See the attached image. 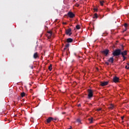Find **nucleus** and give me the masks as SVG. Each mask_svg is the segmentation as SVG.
<instances>
[{"mask_svg":"<svg viewBox=\"0 0 129 129\" xmlns=\"http://www.w3.org/2000/svg\"><path fill=\"white\" fill-rule=\"evenodd\" d=\"M121 49H116L112 52V55L114 57L116 56H119L121 55Z\"/></svg>","mask_w":129,"mask_h":129,"instance_id":"nucleus-1","label":"nucleus"},{"mask_svg":"<svg viewBox=\"0 0 129 129\" xmlns=\"http://www.w3.org/2000/svg\"><path fill=\"white\" fill-rule=\"evenodd\" d=\"M88 99H91L93 97V91L91 89H89L88 91Z\"/></svg>","mask_w":129,"mask_h":129,"instance_id":"nucleus-2","label":"nucleus"},{"mask_svg":"<svg viewBox=\"0 0 129 129\" xmlns=\"http://www.w3.org/2000/svg\"><path fill=\"white\" fill-rule=\"evenodd\" d=\"M66 16H68L69 18H71V19H73L74 17H75V14L73 13V12H69L67 15H66Z\"/></svg>","mask_w":129,"mask_h":129,"instance_id":"nucleus-3","label":"nucleus"},{"mask_svg":"<svg viewBox=\"0 0 129 129\" xmlns=\"http://www.w3.org/2000/svg\"><path fill=\"white\" fill-rule=\"evenodd\" d=\"M72 30L71 28H69L68 29H66V35H68L69 36H70L71 35H72Z\"/></svg>","mask_w":129,"mask_h":129,"instance_id":"nucleus-4","label":"nucleus"},{"mask_svg":"<svg viewBox=\"0 0 129 129\" xmlns=\"http://www.w3.org/2000/svg\"><path fill=\"white\" fill-rule=\"evenodd\" d=\"M102 54H103V55H105V56H107L108 55V53H109V50L106 49L104 50H103L101 51Z\"/></svg>","mask_w":129,"mask_h":129,"instance_id":"nucleus-5","label":"nucleus"},{"mask_svg":"<svg viewBox=\"0 0 129 129\" xmlns=\"http://www.w3.org/2000/svg\"><path fill=\"white\" fill-rule=\"evenodd\" d=\"M113 82L114 83H118V82H119V78L116 76L114 77L113 78Z\"/></svg>","mask_w":129,"mask_h":129,"instance_id":"nucleus-6","label":"nucleus"},{"mask_svg":"<svg viewBox=\"0 0 129 129\" xmlns=\"http://www.w3.org/2000/svg\"><path fill=\"white\" fill-rule=\"evenodd\" d=\"M100 85L101 86H106V85H108V81L100 82Z\"/></svg>","mask_w":129,"mask_h":129,"instance_id":"nucleus-7","label":"nucleus"},{"mask_svg":"<svg viewBox=\"0 0 129 129\" xmlns=\"http://www.w3.org/2000/svg\"><path fill=\"white\" fill-rule=\"evenodd\" d=\"M121 55H122V56H124L127 55V51L126 50H124L123 51H121Z\"/></svg>","mask_w":129,"mask_h":129,"instance_id":"nucleus-8","label":"nucleus"},{"mask_svg":"<svg viewBox=\"0 0 129 129\" xmlns=\"http://www.w3.org/2000/svg\"><path fill=\"white\" fill-rule=\"evenodd\" d=\"M53 119V117H48L47 119H46V122L47 123H50V122H51V121H52Z\"/></svg>","mask_w":129,"mask_h":129,"instance_id":"nucleus-9","label":"nucleus"},{"mask_svg":"<svg viewBox=\"0 0 129 129\" xmlns=\"http://www.w3.org/2000/svg\"><path fill=\"white\" fill-rule=\"evenodd\" d=\"M113 61H114L113 57H110L109 59H108V62H109L110 63H113Z\"/></svg>","mask_w":129,"mask_h":129,"instance_id":"nucleus-10","label":"nucleus"},{"mask_svg":"<svg viewBox=\"0 0 129 129\" xmlns=\"http://www.w3.org/2000/svg\"><path fill=\"white\" fill-rule=\"evenodd\" d=\"M33 58L34 59H37V58H39V55H38V52H35L34 54H33Z\"/></svg>","mask_w":129,"mask_h":129,"instance_id":"nucleus-11","label":"nucleus"},{"mask_svg":"<svg viewBox=\"0 0 129 129\" xmlns=\"http://www.w3.org/2000/svg\"><path fill=\"white\" fill-rule=\"evenodd\" d=\"M67 43H72L73 42V39L72 38H68L67 39Z\"/></svg>","mask_w":129,"mask_h":129,"instance_id":"nucleus-12","label":"nucleus"},{"mask_svg":"<svg viewBox=\"0 0 129 129\" xmlns=\"http://www.w3.org/2000/svg\"><path fill=\"white\" fill-rule=\"evenodd\" d=\"M88 120L90 121V123H92L93 122V118L91 117L88 119Z\"/></svg>","mask_w":129,"mask_h":129,"instance_id":"nucleus-13","label":"nucleus"},{"mask_svg":"<svg viewBox=\"0 0 129 129\" xmlns=\"http://www.w3.org/2000/svg\"><path fill=\"white\" fill-rule=\"evenodd\" d=\"M46 36L48 39H50V38H51V36H52V34L50 33H46Z\"/></svg>","mask_w":129,"mask_h":129,"instance_id":"nucleus-14","label":"nucleus"},{"mask_svg":"<svg viewBox=\"0 0 129 129\" xmlns=\"http://www.w3.org/2000/svg\"><path fill=\"white\" fill-rule=\"evenodd\" d=\"M48 70H49V71H52V64H50L48 67Z\"/></svg>","mask_w":129,"mask_h":129,"instance_id":"nucleus-15","label":"nucleus"},{"mask_svg":"<svg viewBox=\"0 0 129 129\" xmlns=\"http://www.w3.org/2000/svg\"><path fill=\"white\" fill-rule=\"evenodd\" d=\"M93 18V19H95V18L97 19V18H98V16H97V14L95 13Z\"/></svg>","mask_w":129,"mask_h":129,"instance_id":"nucleus-16","label":"nucleus"},{"mask_svg":"<svg viewBox=\"0 0 129 129\" xmlns=\"http://www.w3.org/2000/svg\"><path fill=\"white\" fill-rule=\"evenodd\" d=\"M21 97H24L25 95H26V93H25V92L21 93Z\"/></svg>","mask_w":129,"mask_h":129,"instance_id":"nucleus-17","label":"nucleus"},{"mask_svg":"<svg viewBox=\"0 0 129 129\" xmlns=\"http://www.w3.org/2000/svg\"><path fill=\"white\" fill-rule=\"evenodd\" d=\"M76 28L77 30H79V29H80V25H77L76 26Z\"/></svg>","mask_w":129,"mask_h":129,"instance_id":"nucleus-18","label":"nucleus"},{"mask_svg":"<svg viewBox=\"0 0 129 129\" xmlns=\"http://www.w3.org/2000/svg\"><path fill=\"white\" fill-rule=\"evenodd\" d=\"M104 3V1H103L100 2V4L101 6H103Z\"/></svg>","mask_w":129,"mask_h":129,"instance_id":"nucleus-19","label":"nucleus"},{"mask_svg":"<svg viewBox=\"0 0 129 129\" xmlns=\"http://www.w3.org/2000/svg\"><path fill=\"white\" fill-rule=\"evenodd\" d=\"M109 108H110V109H113V105H111L110 106H109Z\"/></svg>","mask_w":129,"mask_h":129,"instance_id":"nucleus-20","label":"nucleus"},{"mask_svg":"<svg viewBox=\"0 0 129 129\" xmlns=\"http://www.w3.org/2000/svg\"><path fill=\"white\" fill-rule=\"evenodd\" d=\"M57 120H58V118H55L54 119L53 118V119H52V121H56Z\"/></svg>","mask_w":129,"mask_h":129,"instance_id":"nucleus-21","label":"nucleus"},{"mask_svg":"<svg viewBox=\"0 0 129 129\" xmlns=\"http://www.w3.org/2000/svg\"><path fill=\"white\" fill-rule=\"evenodd\" d=\"M122 57L123 58V61H125V59H126V57H125V56H122Z\"/></svg>","mask_w":129,"mask_h":129,"instance_id":"nucleus-22","label":"nucleus"},{"mask_svg":"<svg viewBox=\"0 0 129 129\" xmlns=\"http://www.w3.org/2000/svg\"><path fill=\"white\" fill-rule=\"evenodd\" d=\"M67 47H66L62 51V52H66V50H67Z\"/></svg>","mask_w":129,"mask_h":129,"instance_id":"nucleus-23","label":"nucleus"},{"mask_svg":"<svg viewBox=\"0 0 129 129\" xmlns=\"http://www.w3.org/2000/svg\"><path fill=\"white\" fill-rule=\"evenodd\" d=\"M102 108H99L97 109V111H100V110H101Z\"/></svg>","mask_w":129,"mask_h":129,"instance_id":"nucleus-24","label":"nucleus"},{"mask_svg":"<svg viewBox=\"0 0 129 129\" xmlns=\"http://www.w3.org/2000/svg\"><path fill=\"white\" fill-rule=\"evenodd\" d=\"M47 34H52V31H47Z\"/></svg>","mask_w":129,"mask_h":129,"instance_id":"nucleus-25","label":"nucleus"},{"mask_svg":"<svg viewBox=\"0 0 129 129\" xmlns=\"http://www.w3.org/2000/svg\"><path fill=\"white\" fill-rule=\"evenodd\" d=\"M77 122H81V121L80 120V119H77Z\"/></svg>","mask_w":129,"mask_h":129,"instance_id":"nucleus-26","label":"nucleus"},{"mask_svg":"<svg viewBox=\"0 0 129 129\" xmlns=\"http://www.w3.org/2000/svg\"><path fill=\"white\" fill-rule=\"evenodd\" d=\"M128 65H129V64H128ZM125 69H129V66H128V67L127 66H125Z\"/></svg>","mask_w":129,"mask_h":129,"instance_id":"nucleus-27","label":"nucleus"},{"mask_svg":"<svg viewBox=\"0 0 129 129\" xmlns=\"http://www.w3.org/2000/svg\"><path fill=\"white\" fill-rule=\"evenodd\" d=\"M94 12H97L98 11L97 8H94Z\"/></svg>","mask_w":129,"mask_h":129,"instance_id":"nucleus-28","label":"nucleus"},{"mask_svg":"<svg viewBox=\"0 0 129 129\" xmlns=\"http://www.w3.org/2000/svg\"><path fill=\"white\" fill-rule=\"evenodd\" d=\"M105 63L106 64L107 66H108V65H109V63L108 62H107V61H106L105 62Z\"/></svg>","mask_w":129,"mask_h":129,"instance_id":"nucleus-29","label":"nucleus"},{"mask_svg":"<svg viewBox=\"0 0 129 129\" xmlns=\"http://www.w3.org/2000/svg\"><path fill=\"white\" fill-rule=\"evenodd\" d=\"M124 26L125 27V28H126V27H127V24L125 23V24H124Z\"/></svg>","mask_w":129,"mask_h":129,"instance_id":"nucleus-30","label":"nucleus"},{"mask_svg":"<svg viewBox=\"0 0 129 129\" xmlns=\"http://www.w3.org/2000/svg\"><path fill=\"white\" fill-rule=\"evenodd\" d=\"M66 47L67 48H68V47H69V43L67 44L66 45Z\"/></svg>","mask_w":129,"mask_h":129,"instance_id":"nucleus-31","label":"nucleus"},{"mask_svg":"<svg viewBox=\"0 0 129 129\" xmlns=\"http://www.w3.org/2000/svg\"><path fill=\"white\" fill-rule=\"evenodd\" d=\"M106 10L107 12H109V9L108 8H106Z\"/></svg>","mask_w":129,"mask_h":129,"instance_id":"nucleus-32","label":"nucleus"},{"mask_svg":"<svg viewBox=\"0 0 129 129\" xmlns=\"http://www.w3.org/2000/svg\"><path fill=\"white\" fill-rule=\"evenodd\" d=\"M30 68H31V69H34V66H31Z\"/></svg>","mask_w":129,"mask_h":129,"instance_id":"nucleus-33","label":"nucleus"},{"mask_svg":"<svg viewBox=\"0 0 129 129\" xmlns=\"http://www.w3.org/2000/svg\"><path fill=\"white\" fill-rule=\"evenodd\" d=\"M124 116H122V117H121L122 120H123V118H124Z\"/></svg>","mask_w":129,"mask_h":129,"instance_id":"nucleus-34","label":"nucleus"},{"mask_svg":"<svg viewBox=\"0 0 129 129\" xmlns=\"http://www.w3.org/2000/svg\"><path fill=\"white\" fill-rule=\"evenodd\" d=\"M78 107H79L80 106H81V105L80 104H79L78 105Z\"/></svg>","mask_w":129,"mask_h":129,"instance_id":"nucleus-35","label":"nucleus"},{"mask_svg":"<svg viewBox=\"0 0 129 129\" xmlns=\"http://www.w3.org/2000/svg\"><path fill=\"white\" fill-rule=\"evenodd\" d=\"M76 7H79V4H77Z\"/></svg>","mask_w":129,"mask_h":129,"instance_id":"nucleus-36","label":"nucleus"},{"mask_svg":"<svg viewBox=\"0 0 129 129\" xmlns=\"http://www.w3.org/2000/svg\"><path fill=\"white\" fill-rule=\"evenodd\" d=\"M62 113V114H65L66 113L65 112H63Z\"/></svg>","mask_w":129,"mask_h":129,"instance_id":"nucleus-37","label":"nucleus"},{"mask_svg":"<svg viewBox=\"0 0 129 129\" xmlns=\"http://www.w3.org/2000/svg\"><path fill=\"white\" fill-rule=\"evenodd\" d=\"M69 129H72V126H70Z\"/></svg>","mask_w":129,"mask_h":129,"instance_id":"nucleus-38","label":"nucleus"},{"mask_svg":"<svg viewBox=\"0 0 129 129\" xmlns=\"http://www.w3.org/2000/svg\"><path fill=\"white\" fill-rule=\"evenodd\" d=\"M122 50H123V48H122Z\"/></svg>","mask_w":129,"mask_h":129,"instance_id":"nucleus-39","label":"nucleus"}]
</instances>
